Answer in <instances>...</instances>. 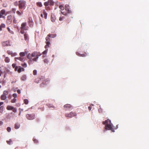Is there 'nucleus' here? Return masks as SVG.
Masks as SVG:
<instances>
[{"instance_id":"1","label":"nucleus","mask_w":149,"mask_h":149,"mask_svg":"<svg viewBox=\"0 0 149 149\" xmlns=\"http://www.w3.org/2000/svg\"><path fill=\"white\" fill-rule=\"evenodd\" d=\"M102 124L105 125V129L106 130H110L112 132H114V129L113 128L112 124L111 121L109 119L105 120L102 122Z\"/></svg>"},{"instance_id":"2","label":"nucleus","mask_w":149,"mask_h":149,"mask_svg":"<svg viewBox=\"0 0 149 149\" xmlns=\"http://www.w3.org/2000/svg\"><path fill=\"white\" fill-rule=\"evenodd\" d=\"M41 55V54L39 52H34L31 54L30 57L28 55L27 57L28 58L30 59V60L29 61V63L30 61H36L39 56Z\"/></svg>"},{"instance_id":"3","label":"nucleus","mask_w":149,"mask_h":149,"mask_svg":"<svg viewBox=\"0 0 149 149\" xmlns=\"http://www.w3.org/2000/svg\"><path fill=\"white\" fill-rule=\"evenodd\" d=\"M18 7L20 9L24 10L26 7V2L23 0H21L18 1Z\"/></svg>"},{"instance_id":"4","label":"nucleus","mask_w":149,"mask_h":149,"mask_svg":"<svg viewBox=\"0 0 149 149\" xmlns=\"http://www.w3.org/2000/svg\"><path fill=\"white\" fill-rule=\"evenodd\" d=\"M28 27L26 26V22L23 23L21 25L20 27V33L22 34H24V30H27L28 29Z\"/></svg>"},{"instance_id":"5","label":"nucleus","mask_w":149,"mask_h":149,"mask_svg":"<svg viewBox=\"0 0 149 149\" xmlns=\"http://www.w3.org/2000/svg\"><path fill=\"white\" fill-rule=\"evenodd\" d=\"M77 114L75 112L72 111L69 113H66L65 114L66 117L71 118L76 116Z\"/></svg>"},{"instance_id":"6","label":"nucleus","mask_w":149,"mask_h":149,"mask_svg":"<svg viewBox=\"0 0 149 149\" xmlns=\"http://www.w3.org/2000/svg\"><path fill=\"white\" fill-rule=\"evenodd\" d=\"M26 118L29 120H32L34 119L35 114H28L26 115Z\"/></svg>"},{"instance_id":"7","label":"nucleus","mask_w":149,"mask_h":149,"mask_svg":"<svg viewBox=\"0 0 149 149\" xmlns=\"http://www.w3.org/2000/svg\"><path fill=\"white\" fill-rule=\"evenodd\" d=\"M6 109L8 110H12L13 112L15 113L17 112V110L16 108L10 105H8L6 107Z\"/></svg>"},{"instance_id":"8","label":"nucleus","mask_w":149,"mask_h":149,"mask_svg":"<svg viewBox=\"0 0 149 149\" xmlns=\"http://www.w3.org/2000/svg\"><path fill=\"white\" fill-rule=\"evenodd\" d=\"M12 17L11 15H9L7 17L6 20V23L8 24H10L12 22Z\"/></svg>"},{"instance_id":"9","label":"nucleus","mask_w":149,"mask_h":149,"mask_svg":"<svg viewBox=\"0 0 149 149\" xmlns=\"http://www.w3.org/2000/svg\"><path fill=\"white\" fill-rule=\"evenodd\" d=\"M64 107L66 108L65 110H67L68 109H72L73 108L72 106L70 104H67L64 106Z\"/></svg>"},{"instance_id":"10","label":"nucleus","mask_w":149,"mask_h":149,"mask_svg":"<svg viewBox=\"0 0 149 149\" xmlns=\"http://www.w3.org/2000/svg\"><path fill=\"white\" fill-rule=\"evenodd\" d=\"M2 45L3 46H11L9 42H4L2 43Z\"/></svg>"},{"instance_id":"11","label":"nucleus","mask_w":149,"mask_h":149,"mask_svg":"<svg viewBox=\"0 0 149 149\" xmlns=\"http://www.w3.org/2000/svg\"><path fill=\"white\" fill-rule=\"evenodd\" d=\"M3 56L5 57L4 61L6 63H9L10 62V59L8 57H6L5 55H4Z\"/></svg>"},{"instance_id":"12","label":"nucleus","mask_w":149,"mask_h":149,"mask_svg":"<svg viewBox=\"0 0 149 149\" xmlns=\"http://www.w3.org/2000/svg\"><path fill=\"white\" fill-rule=\"evenodd\" d=\"M15 61H16L17 60H20L21 61H24V57H22L21 56L18 57H15Z\"/></svg>"},{"instance_id":"13","label":"nucleus","mask_w":149,"mask_h":149,"mask_svg":"<svg viewBox=\"0 0 149 149\" xmlns=\"http://www.w3.org/2000/svg\"><path fill=\"white\" fill-rule=\"evenodd\" d=\"M6 13V11L4 9L1 10L0 12V18L3 17V15H4Z\"/></svg>"},{"instance_id":"14","label":"nucleus","mask_w":149,"mask_h":149,"mask_svg":"<svg viewBox=\"0 0 149 149\" xmlns=\"http://www.w3.org/2000/svg\"><path fill=\"white\" fill-rule=\"evenodd\" d=\"M25 70L23 68L21 67V66H19V68L17 70V72L19 73H20L22 71H24Z\"/></svg>"},{"instance_id":"15","label":"nucleus","mask_w":149,"mask_h":149,"mask_svg":"<svg viewBox=\"0 0 149 149\" xmlns=\"http://www.w3.org/2000/svg\"><path fill=\"white\" fill-rule=\"evenodd\" d=\"M50 38L49 37V36H48V35H47V36L46 37V44H50V38Z\"/></svg>"},{"instance_id":"16","label":"nucleus","mask_w":149,"mask_h":149,"mask_svg":"<svg viewBox=\"0 0 149 149\" xmlns=\"http://www.w3.org/2000/svg\"><path fill=\"white\" fill-rule=\"evenodd\" d=\"M76 54L80 56H82V57H85L86 56L87 54L86 53H85L83 54H79V53L77 52H76Z\"/></svg>"},{"instance_id":"17","label":"nucleus","mask_w":149,"mask_h":149,"mask_svg":"<svg viewBox=\"0 0 149 149\" xmlns=\"http://www.w3.org/2000/svg\"><path fill=\"white\" fill-rule=\"evenodd\" d=\"M69 6L68 5L66 6V5L65 6V9L66 11H68V13H70L71 12V10H69Z\"/></svg>"},{"instance_id":"18","label":"nucleus","mask_w":149,"mask_h":149,"mask_svg":"<svg viewBox=\"0 0 149 149\" xmlns=\"http://www.w3.org/2000/svg\"><path fill=\"white\" fill-rule=\"evenodd\" d=\"M7 98L6 96L3 94L1 96V99L2 100H5Z\"/></svg>"},{"instance_id":"19","label":"nucleus","mask_w":149,"mask_h":149,"mask_svg":"<svg viewBox=\"0 0 149 149\" xmlns=\"http://www.w3.org/2000/svg\"><path fill=\"white\" fill-rule=\"evenodd\" d=\"M20 126V124L18 123H16L15 125V129H18L19 127Z\"/></svg>"},{"instance_id":"20","label":"nucleus","mask_w":149,"mask_h":149,"mask_svg":"<svg viewBox=\"0 0 149 149\" xmlns=\"http://www.w3.org/2000/svg\"><path fill=\"white\" fill-rule=\"evenodd\" d=\"M7 53L9 55H11L12 56H14L15 54L14 53H13L12 51L10 50H8L7 51Z\"/></svg>"},{"instance_id":"21","label":"nucleus","mask_w":149,"mask_h":149,"mask_svg":"<svg viewBox=\"0 0 149 149\" xmlns=\"http://www.w3.org/2000/svg\"><path fill=\"white\" fill-rule=\"evenodd\" d=\"M56 19L54 15H51V20L52 22H55Z\"/></svg>"},{"instance_id":"22","label":"nucleus","mask_w":149,"mask_h":149,"mask_svg":"<svg viewBox=\"0 0 149 149\" xmlns=\"http://www.w3.org/2000/svg\"><path fill=\"white\" fill-rule=\"evenodd\" d=\"M26 79V76L25 75H23L21 78V79L22 81H25Z\"/></svg>"},{"instance_id":"23","label":"nucleus","mask_w":149,"mask_h":149,"mask_svg":"<svg viewBox=\"0 0 149 149\" xmlns=\"http://www.w3.org/2000/svg\"><path fill=\"white\" fill-rule=\"evenodd\" d=\"M49 3L51 5L53 6L54 4V2L52 0H48Z\"/></svg>"},{"instance_id":"24","label":"nucleus","mask_w":149,"mask_h":149,"mask_svg":"<svg viewBox=\"0 0 149 149\" xmlns=\"http://www.w3.org/2000/svg\"><path fill=\"white\" fill-rule=\"evenodd\" d=\"M16 13L19 15L20 16L23 14V12L22 11L20 12L19 10H17L16 12Z\"/></svg>"},{"instance_id":"25","label":"nucleus","mask_w":149,"mask_h":149,"mask_svg":"<svg viewBox=\"0 0 149 149\" xmlns=\"http://www.w3.org/2000/svg\"><path fill=\"white\" fill-rule=\"evenodd\" d=\"M43 13L44 15V18L45 19H46L47 18V13L46 12L45 10H43Z\"/></svg>"},{"instance_id":"26","label":"nucleus","mask_w":149,"mask_h":149,"mask_svg":"<svg viewBox=\"0 0 149 149\" xmlns=\"http://www.w3.org/2000/svg\"><path fill=\"white\" fill-rule=\"evenodd\" d=\"M24 39L25 40H28L29 39L28 35L27 34L25 33L24 35Z\"/></svg>"},{"instance_id":"27","label":"nucleus","mask_w":149,"mask_h":149,"mask_svg":"<svg viewBox=\"0 0 149 149\" xmlns=\"http://www.w3.org/2000/svg\"><path fill=\"white\" fill-rule=\"evenodd\" d=\"M16 9L15 8H13L11 9V12L12 13H13L14 14L15 13L16 11Z\"/></svg>"},{"instance_id":"28","label":"nucleus","mask_w":149,"mask_h":149,"mask_svg":"<svg viewBox=\"0 0 149 149\" xmlns=\"http://www.w3.org/2000/svg\"><path fill=\"white\" fill-rule=\"evenodd\" d=\"M48 36H49L50 38H54L56 37V34H49L48 35Z\"/></svg>"},{"instance_id":"29","label":"nucleus","mask_w":149,"mask_h":149,"mask_svg":"<svg viewBox=\"0 0 149 149\" xmlns=\"http://www.w3.org/2000/svg\"><path fill=\"white\" fill-rule=\"evenodd\" d=\"M36 5L37 6H39L40 7H41L42 6V4L41 2H38L36 3Z\"/></svg>"},{"instance_id":"30","label":"nucleus","mask_w":149,"mask_h":149,"mask_svg":"<svg viewBox=\"0 0 149 149\" xmlns=\"http://www.w3.org/2000/svg\"><path fill=\"white\" fill-rule=\"evenodd\" d=\"M19 55L20 56L23 57L25 55V53L24 52H21L19 53Z\"/></svg>"},{"instance_id":"31","label":"nucleus","mask_w":149,"mask_h":149,"mask_svg":"<svg viewBox=\"0 0 149 149\" xmlns=\"http://www.w3.org/2000/svg\"><path fill=\"white\" fill-rule=\"evenodd\" d=\"M3 107L2 106L0 107V112L1 113H2L3 111Z\"/></svg>"},{"instance_id":"32","label":"nucleus","mask_w":149,"mask_h":149,"mask_svg":"<svg viewBox=\"0 0 149 149\" xmlns=\"http://www.w3.org/2000/svg\"><path fill=\"white\" fill-rule=\"evenodd\" d=\"M24 103L26 104H27L29 103V101L28 99H25L24 100Z\"/></svg>"},{"instance_id":"33","label":"nucleus","mask_w":149,"mask_h":149,"mask_svg":"<svg viewBox=\"0 0 149 149\" xmlns=\"http://www.w3.org/2000/svg\"><path fill=\"white\" fill-rule=\"evenodd\" d=\"M7 29L8 31H9V32L10 33H11L12 34H14L13 32V31L11 30L10 29V28L9 27H7Z\"/></svg>"},{"instance_id":"34","label":"nucleus","mask_w":149,"mask_h":149,"mask_svg":"<svg viewBox=\"0 0 149 149\" xmlns=\"http://www.w3.org/2000/svg\"><path fill=\"white\" fill-rule=\"evenodd\" d=\"M21 65L22 67L24 68H26L27 66V64L26 63H22L21 64Z\"/></svg>"},{"instance_id":"35","label":"nucleus","mask_w":149,"mask_h":149,"mask_svg":"<svg viewBox=\"0 0 149 149\" xmlns=\"http://www.w3.org/2000/svg\"><path fill=\"white\" fill-rule=\"evenodd\" d=\"M17 99L15 98H14L13 99H12L11 100V102L12 103H15L16 102Z\"/></svg>"},{"instance_id":"36","label":"nucleus","mask_w":149,"mask_h":149,"mask_svg":"<svg viewBox=\"0 0 149 149\" xmlns=\"http://www.w3.org/2000/svg\"><path fill=\"white\" fill-rule=\"evenodd\" d=\"M8 91H5L3 92V94L6 96L8 95Z\"/></svg>"},{"instance_id":"37","label":"nucleus","mask_w":149,"mask_h":149,"mask_svg":"<svg viewBox=\"0 0 149 149\" xmlns=\"http://www.w3.org/2000/svg\"><path fill=\"white\" fill-rule=\"evenodd\" d=\"M61 13L64 15L67 16L68 15L67 12L64 11H61Z\"/></svg>"},{"instance_id":"38","label":"nucleus","mask_w":149,"mask_h":149,"mask_svg":"<svg viewBox=\"0 0 149 149\" xmlns=\"http://www.w3.org/2000/svg\"><path fill=\"white\" fill-rule=\"evenodd\" d=\"M59 8L62 10H64V7L63 5H60Z\"/></svg>"},{"instance_id":"39","label":"nucleus","mask_w":149,"mask_h":149,"mask_svg":"<svg viewBox=\"0 0 149 149\" xmlns=\"http://www.w3.org/2000/svg\"><path fill=\"white\" fill-rule=\"evenodd\" d=\"M19 3H18L17 1H16L14 3V5L15 6H18Z\"/></svg>"},{"instance_id":"40","label":"nucleus","mask_w":149,"mask_h":149,"mask_svg":"<svg viewBox=\"0 0 149 149\" xmlns=\"http://www.w3.org/2000/svg\"><path fill=\"white\" fill-rule=\"evenodd\" d=\"M47 105L49 107H54V106L51 104H48Z\"/></svg>"},{"instance_id":"41","label":"nucleus","mask_w":149,"mask_h":149,"mask_svg":"<svg viewBox=\"0 0 149 149\" xmlns=\"http://www.w3.org/2000/svg\"><path fill=\"white\" fill-rule=\"evenodd\" d=\"M12 142V141L11 139H9V140L6 141V142L9 145H10L11 144V143Z\"/></svg>"},{"instance_id":"42","label":"nucleus","mask_w":149,"mask_h":149,"mask_svg":"<svg viewBox=\"0 0 149 149\" xmlns=\"http://www.w3.org/2000/svg\"><path fill=\"white\" fill-rule=\"evenodd\" d=\"M48 62L49 61L47 59H45L44 60V62L45 63L47 64L48 63Z\"/></svg>"},{"instance_id":"43","label":"nucleus","mask_w":149,"mask_h":149,"mask_svg":"<svg viewBox=\"0 0 149 149\" xmlns=\"http://www.w3.org/2000/svg\"><path fill=\"white\" fill-rule=\"evenodd\" d=\"M33 141L35 143H37L38 142V140L35 138H33Z\"/></svg>"},{"instance_id":"44","label":"nucleus","mask_w":149,"mask_h":149,"mask_svg":"<svg viewBox=\"0 0 149 149\" xmlns=\"http://www.w3.org/2000/svg\"><path fill=\"white\" fill-rule=\"evenodd\" d=\"M49 81V79H46L45 80V82H44V81H43V83H42V84H41V86H42V84H45V82H46H46H47V81Z\"/></svg>"},{"instance_id":"45","label":"nucleus","mask_w":149,"mask_h":149,"mask_svg":"<svg viewBox=\"0 0 149 149\" xmlns=\"http://www.w3.org/2000/svg\"><path fill=\"white\" fill-rule=\"evenodd\" d=\"M49 2L48 1L47 2H46L44 3V5L45 6H47L49 5Z\"/></svg>"},{"instance_id":"46","label":"nucleus","mask_w":149,"mask_h":149,"mask_svg":"<svg viewBox=\"0 0 149 149\" xmlns=\"http://www.w3.org/2000/svg\"><path fill=\"white\" fill-rule=\"evenodd\" d=\"M40 80V79L39 78H38L36 79L35 80V82L37 83H38L39 81Z\"/></svg>"},{"instance_id":"47","label":"nucleus","mask_w":149,"mask_h":149,"mask_svg":"<svg viewBox=\"0 0 149 149\" xmlns=\"http://www.w3.org/2000/svg\"><path fill=\"white\" fill-rule=\"evenodd\" d=\"M37 71L36 70H34L33 71V74L34 75H36L37 74Z\"/></svg>"},{"instance_id":"48","label":"nucleus","mask_w":149,"mask_h":149,"mask_svg":"<svg viewBox=\"0 0 149 149\" xmlns=\"http://www.w3.org/2000/svg\"><path fill=\"white\" fill-rule=\"evenodd\" d=\"M64 18V17H61L59 18V20L60 21H62Z\"/></svg>"},{"instance_id":"49","label":"nucleus","mask_w":149,"mask_h":149,"mask_svg":"<svg viewBox=\"0 0 149 149\" xmlns=\"http://www.w3.org/2000/svg\"><path fill=\"white\" fill-rule=\"evenodd\" d=\"M13 96L14 97V98H16L17 97V95L16 93H14L13 95Z\"/></svg>"},{"instance_id":"50","label":"nucleus","mask_w":149,"mask_h":149,"mask_svg":"<svg viewBox=\"0 0 149 149\" xmlns=\"http://www.w3.org/2000/svg\"><path fill=\"white\" fill-rule=\"evenodd\" d=\"M7 130L8 132H9L11 131V129L10 127H8L7 128Z\"/></svg>"},{"instance_id":"51","label":"nucleus","mask_w":149,"mask_h":149,"mask_svg":"<svg viewBox=\"0 0 149 149\" xmlns=\"http://www.w3.org/2000/svg\"><path fill=\"white\" fill-rule=\"evenodd\" d=\"M29 26L31 27L32 26H33V22H29Z\"/></svg>"},{"instance_id":"52","label":"nucleus","mask_w":149,"mask_h":149,"mask_svg":"<svg viewBox=\"0 0 149 149\" xmlns=\"http://www.w3.org/2000/svg\"><path fill=\"white\" fill-rule=\"evenodd\" d=\"M70 19L69 18H68L66 19V22L67 23H69L70 22Z\"/></svg>"},{"instance_id":"53","label":"nucleus","mask_w":149,"mask_h":149,"mask_svg":"<svg viewBox=\"0 0 149 149\" xmlns=\"http://www.w3.org/2000/svg\"><path fill=\"white\" fill-rule=\"evenodd\" d=\"M0 26H1L2 28H5V24H2Z\"/></svg>"},{"instance_id":"54","label":"nucleus","mask_w":149,"mask_h":149,"mask_svg":"<svg viewBox=\"0 0 149 149\" xmlns=\"http://www.w3.org/2000/svg\"><path fill=\"white\" fill-rule=\"evenodd\" d=\"M12 66L13 68H15L16 66V64L15 63H13L12 64Z\"/></svg>"},{"instance_id":"55","label":"nucleus","mask_w":149,"mask_h":149,"mask_svg":"<svg viewBox=\"0 0 149 149\" xmlns=\"http://www.w3.org/2000/svg\"><path fill=\"white\" fill-rule=\"evenodd\" d=\"M19 68V66H16L15 68V70L16 71H17L18 69Z\"/></svg>"},{"instance_id":"56","label":"nucleus","mask_w":149,"mask_h":149,"mask_svg":"<svg viewBox=\"0 0 149 149\" xmlns=\"http://www.w3.org/2000/svg\"><path fill=\"white\" fill-rule=\"evenodd\" d=\"M47 53V50H45L42 52V54H46Z\"/></svg>"},{"instance_id":"57","label":"nucleus","mask_w":149,"mask_h":149,"mask_svg":"<svg viewBox=\"0 0 149 149\" xmlns=\"http://www.w3.org/2000/svg\"><path fill=\"white\" fill-rule=\"evenodd\" d=\"M17 93L19 94H20L21 93L20 90L19 89H18L17 91Z\"/></svg>"},{"instance_id":"58","label":"nucleus","mask_w":149,"mask_h":149,"mask_svg":"<svg viewBox=\"0 0 149 149\" xmlns=\"http://www.w3.org/2000/svg\"><path fill=\"white\" fill-rule=\"evenodd\" d=\"M49 44H46V45L45 46V47L46 48H47L48 47H49Z\"/></svg>"},{"instance_id":"59","label":"nucleus","mask_w":149,"mask_h":149,"mask_svg":"<svg viewBox=\"0 0 149 149\" xmlns=\"http://www.w3.org/2000/svg\"><path fill=\"white\" fill-rule=\"evenodd\" d=\"M13 22L14 23L16 24V20L15 19H14Z\"/></svg>"},{"instance_id":"60","label":"nucleus","mask_w":149,"mask_h":149,"mask_svg":"<svg viewBox=\"0 0 149 149\" xmlns=\"http://www.w3.org/2000/svg\"><path fill=\"white\" fill-rule=\"evenodd\" d=\"M88 109L89 111H91V106H89L88 107Z\"/></svg>"},{"instance_id":"61","label":"nucleus","mask_w":149,"mask_h":149,"mask_svg":"<svg viewBox=\"0 0 149 149\" xmlns=\"http://www.w3.org/2000/svg\"><path fill=\"white\" fill-rule=\"evenodd\" d=\"M3 124V122L2 121H0V126H1Z\"/></svg>"},{"instance_id":"62","label":"nucleus","mask_w":149,"mask_h":149,"mask_svg":"<svg viewBox=\"0 0 149 149\" xmlns=\"http://www.w3.org/2000/svg\"><path fill=\"white\" fill-rule=\"evenodd\" d=\"M3 104V102H0V106Z\"/></svg>"},{"instance_id":"63","label":"nucleus","mask_w":149,"mask_h":149,"mask_svg":"<svg viewBox=\"0 0 149 149\" xmlns=\"http://www.w3.org/2000/svg\"><path fill=\"white\" fill-rule=\"evenodd\" d=\"M11 95L10 94H9V96H8V98L9 99H10L11 98Z\"/></svg>"},{"instance_id":"64","label":"nucleus","mask_w":149,"mask_h":149,"mask_svg":"<svg viewBox=\"0 0 149 149\" xmlns=\"http://www.w3.org/2000/svg\"><path fill=\"white\" fill-rule=\"evenodd\" d=\"M2 73V71H1V70H0V76H1Z\"/></svg>"}]
</instances>
